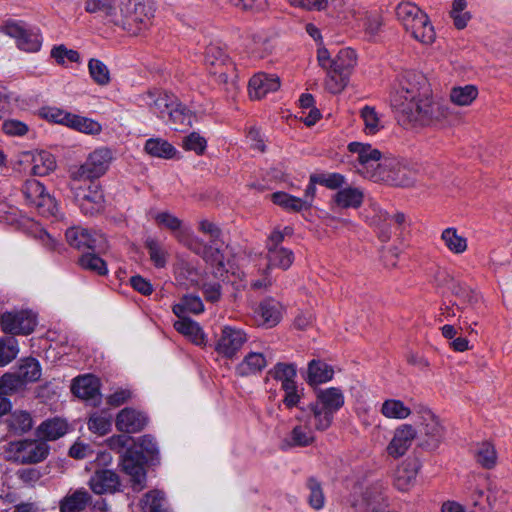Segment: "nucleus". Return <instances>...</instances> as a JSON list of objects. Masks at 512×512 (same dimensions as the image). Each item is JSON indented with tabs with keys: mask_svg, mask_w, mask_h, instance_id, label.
Listing matches in <instances>:
<instances>
[{
	"mask_svg": "<svg viewBox=\"0 0 512 512\" xmlns=\"http://www.w3.org/2000/svg\"><path fill=\"white\" fill-rule=\"evenodd\" d=\"M189 248L196 254L202 256L203 259H205L207 262L212 264L218 263L220 266H222V255L220 254L218 248L202 245L197 239L191 241Z\"/></svg>",
	"mask_w": 512,
	"mask_h": 512,
	"instance_id": "nucleus-55",
	"label": "nucleus"
},
{
	"mask_svg": "<svg viewBox=\"0 0 512 512\" xmlns=\"http://www.w3.org/2000/svg\"><path fill=\"white\" fill-rule=\"evenodd\" d=\"M307 488L309 490L308 502L315 510H320L325 505V496L319 481L311 477L307 480Z\"/></svg>",
	"mask_w": 512,
	"mask_h": 512,
	"instance_id": "nucleus-57",
	"label": "nucleus"
},
{
	"mask_svg": "<svg viewBox=\"0 0 512 512\" xmlns=\"http://www.w3.org/2000/svg\"><path fill=\"white\" fill-rule=\"evenodd\" d=\"M85 10L88 13H102L106 17L116 16V0H86Z\"/></svg>",
	"mask_w": 512,
	"mask_h": 512,
	"instance_id": "nucleus-53",
	"label": "nucleus"
},
{
	"mask_svg": "<svg viewBox=\"0 0 512 512\" xmlns=\"http://www.w3.org/2000/svg\"><path fill=\"white\" fill-rule=\"evenodd\" d=\"M441 240L453 254H463L468 248L467 239L460 235L454 227L444 229L441 233Z\"/></svg>",
	"mask_w": 512,
	"mask_h": 512,
	"instance_id": "nucleus-35",
	"label": "nucleus"
},
{
	"mask_svg": "<svg viewBox=\"0 0 512 512\" xmlns=\"http://www.w3.org/2000/svg\"><path fill=\"white\" fill-rule=\"evenodd\" d=\"M205 61L208 65L214 67V69H219L224 65L231 66V60L224 53V51L216 46H210L206 50Z\"/></svg>",
	"mask_w": 512,
	"mask_h": 512,
	"instance_id": "nucleus-62",
	"label": "nucleus"
},
{
	"mask_svg": "<svg viewBox=\"0 0 512 512\" xmlns=\"http://www.w3.org/2000/svg\"><path fill=\"white\" fill-rule=\"evenodd\" d=\"M141 99L150 111L161 119H166L169 110L177 105L176 96L165 91H148Z\"/></svg>",
	"mask_w": 512,
	"mask_h": 512,
	"instance_id": "nucleus-17",
	"label": "nucleus"
},
{
	"mask_svg": "<svg viewBox=\"0 0 512 512\" xmlns=\"http://www.w3.org/2000/svg\"><path fill=\"white\" fill-rule=\"evenodd\" d=\"M267 364L268 361L262 353L250 352L237 365L236 372L240 376L256 374L264 369Z\"/></svg>",
	"mask_w": 512,
	"mask_h": 512,
	"instance_id": "nucleus-30",
	"label": "nucleus"
},
{
	"mask_svg": "<svg viewBox=\"0 0 512 512\" xmlns=\"http://www.w3.org/2000/svg\"><path fill=\"white\" fill-rule=\"evenodd\" d=\"M268 269L269 268H280L287 270L294 261V253L292 250L283 247L272 249L267 252Z\"/></svg>",
	"mask_w": 512,
	"mask_h": 512,
	"instance_id": "nucleus-39",
	"label": "nucleus"
},
{
	"mask_svg": "<svg viewBox=\"0 0 512 512\" xmlns=\"http://www.w3.org/2000/svg\"><path fill=\"white\" fill-rule=\"evenodd\" d=\"M89 74L98 85H107L110 82L108 67L98 59H90L88 63Z\"/></svg>",
	"mask_w": 512,
	"mask_h": 512,
	"instance_id": "nucleus-58",
	"label": "nucleus"
},
{
	"mask_svg": "<svg viewBox=\"0 0 512 512\" xmlns=\"http://www.w3.org/2000/svg\"><path fill=\"white\" fill-rule=\"evenodd\" d=\"M0 324L5 333L28 335L36 326V315L28 310H13L2 314Z\"/></svg>",
	"mask_w": 512,
	"mask_h": 512,
	"instance_id": "nucleus-9",
	"label": "nucleus"
},
{
	"mask_svg": "<svg viewBox=\"0 0 512 512\" xmlns=\"http://www.w3.org/2000/svg\"><path fill=\"white\" fill-rule=\"evenodd\" d=\"M478 90L474 85H465L463 87H454L450 93L451 101L459 106L470 105L477 97Z\"/></svg>",
	"mask_w": 512,
	"mask_h": 512,
	"instance_id": "nucleus-47",
	"label": "nucleus"
},
{
	"mask_svg": "<svg viewBox=\"0 0 512 512\" xmlns=\"http://www.w3.org/2000/svg\"><path fill=\"white\" fill-rule=\"evenodd\" d=\"M386 490L381 481L366 486L362 493L361 500L353 503L358 512H386Z\"/></svg>",
	"mask_w": 512,
	"mask_h": 512,
	"instance_id": "nucleus-12",
	"label": "nucleus"
},
{
	"mask_svg": "<svg viewBox=\"0 0 512 512\" xmlns=\"http://www.w3.org/2000/svg\"><path fill=\"white\" fill-rule=\"evenodd\" d=\"M416 437V430L408 424L399 426L387 446V452L392 457H400L406 453Z\"/></svg>",
	"mask_w": 512,
	"mask_h": 512,
	"instance_id": "nucleus-21",
	"label": "nucleus"
},
{
	"mask_svg": "<svg viewBox=\"0 0 512 512\" xmlns=\"http://www.w3.org/2000/svg\"><path fill=\"white\" fill-rule=\"evenodd\" d=\"M180 319L174 323L175 329L190 338V340L196 345H202L205 342V335L201 327L195 321L179 317Z\"/></svg>",
	"mask_w": 512,
	"mask_h": 512,
	"instance_id": "nucleus-33",
	"label": "nucleus"
},
{
	"mask_svg": "<svg viewBox=\"0 0 512 512\" xmlns=\"http://www.w3.org/2000/svg\"><path fill=\"white\" fill-rule=\"evenodd\" d=\"M373 181H385L395 186H408L412 183L409 170L395 160H385L378 174L372 175Z\"/></svg>",
	"mask_w": 512,
	"mask_h": 512,
	"instance_id": "nucleus-15",
	"label": "nucleus"
},
{
	"mask_svg": "<svg viewBox=\"0 0 512 512\" xmlns=\"http://www.w3.org/2000/svg\"><path fill=\"white\" fill-rule=\"evenodd\" d=\"M18 377L25 386L28 383L35 382L41 377V366L34 358H26L21 361L16 370Z\"/></svg>",
	"mask_w": 512,
	"mask_h": 512,
	"instance_id": "nucleus-37",
	"label": "nucleus"
},
{
	"mask_svg": "<svg viewBox=\"0 0 512 512\" xmlns=\"http://www.w3.org/2000/svg\"><path fill=\"white\" fill-rule=\"evenodd\" d=\"M23 387L24 385L22 384L16 372L5 373L2 377H0V394L2 395L14 393Z\"/></svg>",
	"mask_w": 512,
	"mask_h": 512,
	"instance_id": "nucleus-64",
	"label": "nucleus"
},
{
	"mask_svg": "<svg viewBox=\"0 0 512 512\" xmlns=\"http://www.w3.org/2000/svg\"><path fill=\"white\" fill-rule=\"evenodd\" d=\"M129 5L133 6L125 15L128 24H143L146 25L153 17V9L145 2L130 0Z\"/></svg>",
	"mask_w": 512,
	"mask_h": 512,
	"instance_id": "nucleus-32",
	"label": "nucleus"
},
{
	"mask_svg": "<svg viewBox=\"0 0 512 512\" xmlns=\"http://www.w3.org/2000/svg\"><path fill=\"white\" fill-rule=\"evenodd\" d=\"M138 452L128 449L121 458L123 471L131 477L133 489L140 491L145 486L146 472Z\"/></svg>",
	"mask_w": 512,
	"mask_h": 512,
	"instance_id": "nucleus-16",
	"label": "nucleus"
},
{
	"mask_svg": "<svg viewBox=\"0 0 512 512\" xmlns=\"http://www.w3.org/2000/svg\"><path fill=\"white\" fill-rule=\"evenodd\" d=\"M32 164V173L37 176H45L56 168L54 156L43 150L33 154Z\"/></svg>",
	"mask_w": 512,
	"mask_h": 512,
	"instance_id": "nucleus-36",
	"label": "nucleus"
},
{
	"mask_svg": "<svg viewBox=\"0 0 512 512\" xmlns=\"http://www.w3.org/2000/svg\"><path fill=\"white\" fill-rule=\"evenodd\" d=\"M80 266L97 275L103 276L108 273L105 261L95 253H85L79 258Z\"/></svg>",
	"mask_w": 512,
	"mask_h": 512,
	"instance_id": "nucleus-49",
	"label": "nucleus"
},
{
	"mask_svg": "<svg viewBox=\"0 0 512 512\" xmlns=\"http://www.w3.org/2000/svg\"><path fill=\"white\" fill-rule=\"evenodd\" d=\"M68 244L78 250L101 251L104 248L105 240L101 234L91 233L89 230L72 227L66 231Z\"/></svg>",
	"mask_w": 512,
	"mask_h": 512,
	"instance_id": "nucleus-14",
	"label": "nucleus"
},
{
	"mask_svg": "<svg viewBox=\"0 0 512 512\" xmlns=\"http://www.w3.org/2000/svg\"><path fill=\"white\" fill-rule=\"evenodd\" d=\"M22 193L26 203L34 207L39 214L49 216L55 215L57 212L55 199L45 191L44 186L38 180H26L22 187Z\"/></svg>",
	"mask_w": 512,
	"mask_h": 512,
	"instance_id": "nucleus-7",
	"label": "nucleus"
},
{
	"mask_svg": "<svg viewBox=\"0 0 512 512\" xmlns=\"http://www.w3.org/2000/svg\"><path fill=\"white\" fill-rule=\"evenodd\" d=\"M148 423L146 415L133 408H124L116 416L115 426L125 433L140 432Z\"/></svg>",
	"mask_w": 512,
	"mask_h": 512,
	"instance_id": "nucleus-19",
	"label": "nucleus"
},
{
	"mask_svg": "<svg viewBox=\"0 0 512 512\" xmlns=\"http://www.w3.org/2000/svg\"><path fill=\"white\" fill-rule=\"evenodd\" d=\"M360 116L364 122V132L367 135H375L384 128L382 117L374 107L364 106L361 109Z\"/></svg>",
	"mask_w": 512,
	"mask_h": 512,
	"instance_id": "nucleus-41",
	"label": "nucleus"
},
{
	"mask_svg": "<svg viewBox=\"0 0 512 512\" xmlns=\"http://www.w3.org/2000/svg\"><path fill=\"white\" fill-rule=\"evenodd\" d=\"M18 341L12 337L0 338V367L6 366L12 362L18 355Z\"/></svg>",
	"mask_w": 512,
	"mask_h": 512,
	"instance_id": "nucleus-48",
	"label": "nucleus"
},
{
	"mask_svg": "<svg viewBox=\"0 0 512 512\" xmlns=\"http://www.w3.org/2000/svg\"><path fill=\"white\" fill-rule=\"evenodd\" d=\"M88 429L100 436L107 434L111 430L112 416L107 412H95L88 420Z\"/></svg>",
	"mask_w": 512,
	"mask_h": 512,
	"instance_id": "nucleus-46",
	"label": "nucleus"
},
{
	"mask_svg": "<svg viewBox=\"0 0 512 512\" xmlns=\"http://www.w3.org/2000/svg\"><path fill=\"white\" fill-rule=\"evenodd\" d=\"M400 121L410 127H438L448 118V108L432 95L427 78L416 72L405 73L391 96Z\"/></svg>",
	"mask_w": 512,
	"mask_h": 512,
	"instance_id": "nucleus-1",
	"label": "nucleus"
},
{
	"mask_svg": "<svg viewBox=\"0 0 512 512\" xmlns=\"http://www.w3.org/2000/svg\"><path fill=\"white\" fill-rule=\"evenodd\" d=\"M380 411L384 417L389 419H406L411 414L410 408L398 399L385 400Z\"/></svg>",
	"mask_w": 512,
	"mask_h": 512,
	"instance_id": "nucleus-43",
	"label": "nucleus"
},
{
	"mask_svg": "<svg viewBox=\"0 0 512 512\" xmlns=\"http://www.w3.org/2000/svg\"><path fill=\"white\" fill-rule=\"evenodd\" d=\"M166 119L174 125V130H182L191 125L192 116L190 113L177 102V105L169 110Z\"/></svg>",
	"mask_w": 512,
	"mask_h": 512,
	"instance_id": "nucleus-50",
	"label": "nucleus"
},
{
	"mask_svg": "<svg viewBox=\"0 0 512 512\" xmlns=\"http://www.w3.org/2000/svg\"><path fill=\"white\" fill-rule=\"evenodd\" d=\"M466 8V0H453L450 16L457 29H464L471 19V14Z\"/></svg>",
	"mask_w": 512,
	"mask_h": 512,
	"instance_id": "nucleus-51",
	"label": "nucleus"
},
{
	"mask_svg": "<svg viewBox=\"0 0 512 512\" xmlns=\"http://www.w3.org/2000/svg\"><path fill=\"white\" fill-rule=\"evenodd\" d=\"M411 25L413 27H407L406 31L409 32L415 40L426 45L434 42L436 34L425 12H421Z\"/></svg>",
	"mask_w": 512,
	"mask_h": 512,
	"instance_id": "nucleus-25",
	"label": "nucleus"
},
{
	"mask_svg": "<svg viewBox=\"0 0 512 512\" xmlns=\"http://www.w3.org/2000/svg\"><path fill=\"white\" fill-rule=\"evenodd\" d=\"M72 391L75 396L94 404L100 400L99 380L90 374L77 377L72 384Z\"/></svg>",
	"mask_w": 512,
	"mask_h": 512,
	"instance_id": "nucleus-23",
	"label": "nucleus"
},
{
	"mask_svg": "<svg viewBox=\"0 0 512 512\" xmlns=\"http://www.w3.org/2000/svg\"><path fill=\"white\" fill-rule=\"evenodd\" d=\"M334 371L328 364L312 360L308 365L307 381L310 385L325 383L332 379Z\"/></svg>",
	"mask_w": 512,
	"mask_h": 512,
	"instance_id": "nucleus-34",
	"label": "nucleus"
},
{
	"mask_svg": "<svg viewBox=\"0 0 512 512\" xmlns=\"http://www.w3.org/2000/svg\"><path fill=\"white\" fill-rule=\"evenodd\" d=\"M355 65V51L350 48L341 49L333 58L331 68L327 75V89L334 94L342 91Z\"/></svg>",
	"mask_w": 512,
	"mask_h": 512,
	"instance_id": "nucleus-4",
	"label": "nucleus"
},
{
	"mask_svg": "<svg viewBox=\"0 0 512 512\" xmlns=\"http://www.w3.org/2000/svg\"><path fill=\"white\" fill-rule=\"evenodd\" d=\"M89 486L95 494L114 493L120 487V480L112 470H98L90 478Z\"/></svg>",
	"mask_w": 512,
	"mask_h": 512,
	"instance_id": "nucleus-22",
	"label": "nucleus"
},
{
	"mask_svg": "<svg viewBox=\"0 0 512 512\" xmlns=\"http://www.w3.org/2000/svg\"><path fill=\"white\" fill-rule=\"evenodd\" d=\"M423 433L426 437L425 445L428 448H436L444 437V429L438 418L431 412L426 411L423 415Z\"/></svg>",
	"mask_w": 512,
	"mask_h": 512,
	"instance_id": "nucleus-26",
	"label": "nucleus"
},
{
	"mask_svg": "<svg viewBox=\"0 0 512 512\" xmlns=\"http://www.w3.org/2000/svg\"><path fill=\"white\" fill-rule=\"evenodd\" d=\"M112 161V152L107 148L94 150L86 161L71 170L70 179L89 180L99 178L106 173Z\"/></svg>",
	"mask_w": 512,
	"mask_h": 512,
	"instance_id": "nucleus-5",
	"label": "nucleus"
},
{
	"mask_svg": "<svg viewBox=\"0 0 512 512\" xmlns=\"http://www.w3.org/2000/svg\"><path fill=\"white\" fill-rule=\"evenodd\" d=\"M353 17L362 28L364 38L376 41L383 27V17L378 11L358 9L353 11Z\"/></svg>",
	"mask_w": 512,
	"mask_h": 512,
	"instance_id": "nucleus-18",
	"label": "nucleus"
},
{
	"mask_svg": "<svg viewBox=\"0 0 512 512\" xmlns=\"http://www.w3.org/2000/svg\"><path fill=\"white\" fill-rule=\"evenodd\" d=\"M144 150L152 157L164 159H170L176 153L175 148L162 138L148 139L145 143Z\"/></svg>",
	"mask_w": 512,
	"mask_h": 512,
	"instance_id": "nucleus-38",
	"label": "nucleus"
},
{
	"mask_svg": "<svg viewBox=\"0 0 512 512\" xmlns=\"http://www.w3.org/2000/svg\"><path fill=\"white\" fill-rule=\"evenodd\" d=\"M33 426L31 415L26 411H15L9 418V427L18 434L29 431Z\"/></svg>",
	"mask_w": 512,
	"mask_h": 512,
	"instance_id": "nucleus-54",
	"label": "nucleus"
},
{
	"mask_svg": "<svg viewBox=\"0 0 512 512\" xmlns=\"http://www.w3.org/2000/svg\"><path fill=\"white\" fill-rule=\"evenodd\" d=\"M423 12L416 4L412 2H401L396 7V16L398 21L406 29L413 27L412 22Z\"/></svg>",
	"mask_w": 512,
	"mask_h": 512,
	"instance_id": "nucleus-45",
	"label": "nucleus"
},
{
	"mask_svg": "<svg viewBox=\"0 0 512 512\" xmlns=\"http://www.w3.org/2000/svg\"><path fill=\"white\" fill-rule=\"evenodd\" d=\"M256 314L259 323L267 327L275 326L281 318V306L273 299H267L260 303Z\"/></svg>",
	"mask_w": 512,
	"mask_h": 512,
	"instance_id": "nucleus-29",
	"label": "nucleus"
},
{
	"mask_svg": "<svg viewBox=\"0 0 512 512\" xmlns=\"http://www.w3.org/2000/svg\"><path fill=\"white\" fill-rule=\"evenodd\" d=\"M0 454L6 461L12 463L35 464L47 458L49 446L43 440L22 439L2 445Z\"/></svg>",
	"mask_w": 512,
	"mask_h": 512,
	"instance_id": "nucleus-3",
	"label": "nucleus"
},
{
	"mask_svg": "<svg viewBox=\"0 0 512 512\" xmlns=\"http://www.w3.org/2000/svg\"><path fill=\"white\" fill-rule=\"evenodd\" d=\"M420 462L417 459H406L395 470L393 482L400 491H408L414 486Z\"/></svg>",
	"mask_w": 512,
	"mask_h": 512,
	"instance_id": "nucleus-20",
	"label": "nucleus"
},
{
	"mask_svg": "<svg viewBox=\"0 0 512 512\" xmlns=\"http://www.w3.org/2000/svg\"><path fill=\"white\" fill-rule=\"evenodd\" d=\"M3 31L15 38L18 48L25 52H37L41 47L42 39L38 30L26 29L21 23L7 22Z\"/></svg>",
	"mask_w": 512,
	"mask_h": 512,
	"instance_id": "nucleus-13",
	"label": "nucleus"
},
{
	"mask_svg": "<svg viewBox=\"0 0 512 512\" xmlns=\"http://www.w3.org/2000/svg\"><path fill=\"white\" fill-rule=\"evenodd\" d=\"M374 215L371 217V224L375 225L379 229V237L383 242H386L391 237V232L387 228L389 224L390 216L389 214L378 208H373Z\"/></svg>",
	"mask_w": 512,
	"mask_h": 512,
	"instance_id": "nucleus-59",
	"label": "nucleus"
},
{
	"mask_svg": "<svg viewBox=\"0 0 512 512\" xmlns=\"http://www.w3.org/2000/svg\"><path fill=\"white\" fill-rule=\"evenodd\" d=\"M83 180H70V190L74 194L75 200L84 214H94L103 207L104 197L99 186L95 183H88L82 186Z\"/></svg>",
	"mask_w": 512,
	"mask_h": 512,
	"instance_id": "nucleus-6",
	"label": "nucleus"
},
{
	"mask_svg": "<svg viewBox=\"0 0 512 512\" xmlns=\"http://www.w3.org/2000/svg\"><path fill=\"white\" fill-rule=\"evenodd\" d=\"M271 198L273 203L288 211L299 212L309 207V202L307 200L294 197L285 192H275L271 195Z\"/></svg>",
	"mask_w": 512,
	"mask_h": 512,
	"instance_id": "nucleus-42",
	"label": "nucleus"
},
{
	"mask_svg": "<svg viewBox=\"0 0 512 512\" xmlns=\"http://www.w3.org/2000/svg\"><path fill=\"white\" fill-rule=\"evenodd\" d=\"M68 431V424L61 418H52L44 421L38 428V436L45 441H54L64 436Z\"/></svg>",
	"mask_w": 512,
	"mask_h": 512,
	"instance_id": "nucleus-28",
	"label": "nucleus"
},
{
	"mask_svg": "<svg viewBox=\"0 0 512 512\" xmlns=\"http://www.w3.org/2000/svg\"><path fill=\"white\" fill-rule=\"evenodd\" d=\"M348 150L351 153L357 154L359 164L357 171L364 177L372 180V175L378 174L382 169L383 162H380L382 153L370 144L351 142L348 145Z\"/></svg>",
	"mask_w": 512,
	"mask_h": 512,
	"instance_id": "nucleus-8",
	"label": "nucleus"
},
{
	"mask_svg": "<svg viewBox=\"0 0 512 512\" xmlns=\"http://www.w3.org/2000/svg\"><path fill=\"white\" fill-rule=\"evenodd\" d=\"M143 512H169L165 495L160 490L146 493L141 500Z\"/></svg>",
	"mask_w": 512,
	"mask_h": 512,
	"instance_id": "nucleus-40",
	"label": "nucleus"
},
{
	"mask_svg": "<svg viewBox=\"0 0 512 512\" xmlns=\"http://www.w3.org/2000/svg\"><path fill=\"white\" fill-rule=\"evenodd\" d=\"M475 457L477 463L486 469L493 468L497 461L495 448L489 442H483L478 446Z\"/></svg>",
	"mask_w": 512,
	"mask_h": 512,
	"instance_id": "nucleus-52",
	"label": "nucleus"
},
{
	"mask_svg": "<svg viewBox=\"0 0 512 512\" xmlns=\"http://www.w3.org/2000/svg\"><path fill=\"white\" fill-rule=\"evenodd\" d=\"M204 311V305L201 298L197 295L189 294L182 297L180 303L174 305L173 312L181 317L184 312L199 314Z\"/></svg>",
	"mask_w": 512,
	"mask_h": 512,
	"instance_id": "nucleus-44",
	"label": "nucleus"
},
{
	"mask_svg": "<svg viewBox=\"0 0 512 512\" xmlns=\"http://www.w3.org/2000/svg\"><path fill=\"white\" fill-rule=\"evenodd\" d=\"M296 420L298 423L287 435L284 443L288 447H307L312 445L315 442L314 430L311 426L313 416L302 408L301 414L296 416Z\"/></svg>",
	"mask_w": 512,
	"mask_h": 512,
	"instance_id": "nucleus-11",
	"label": "nucleus"
},
{
	"mask_svg": "<svg viewBox=\"0 0 512 512\" xmlns=\"http://www.w3.org/2000/svg\"><path fill=\"white\" fill-rule=\"evenodd\" d=\"M148 249L150 260L157 268H163L166 265L167 252L162 246L153 238H148L145 242Z\"/></svg>",
	"mask_w": 512,
	"mask_h": 512,
	"instance_id": "nucleus-60",
	"label": "nucleus"
},
{
	"mask_svg": "<svg viewBox=\"0 0 512 512\" xmlns=\"http://www.w3.org/2000/svg\"><path fill=\"white\" fill-rule=\"evenodd\" d=\"M280 87V80L275 75L258 73L249 81V95L253 99H261L267 93L274 92Z\"/></svg>",
	"mask_w": 512,
	"mask_h": 512,
	"instance_id": "nucleus-24",
	"label": "nucleus"
},
{
	"mask_svg": "<svg viewBox=\"0 0 512 512\" xmlns=\"http://www.w3.org/2000/svg\"><path fill=\"white\" fill-rule=\"evenodd\" d=\"M344 405L342 391L335 387L321 389L317 392L316 401L309 404L307 412L313 416V427L317 431L327 430L334 419V414Z\"/></svg>",
	"mask_w": 512,
	"mask_h": 512,
	"instance_id": "nucleus-2",
	"label": "nucleus"
},
{
	"mask_svg": "<svg viewBox=\"0 0 512 512\" xmlns=\"http://www.w3.org/2000/svg\"><path fill=\"white\" fill-rule=\"evenodd\" d=\"M311 180L329 189H338L346 182L345 177L339 173L313 174Z\"/></svg>",
	"mask_w": 512,
	"mask_h": 512,
	"instance_id": "nucleus-61",
	"label": "nucleus"
},
{
	"mask_svg": "<svg viewBox=\"0 0 512 512\" xmlns=\"http://www.w3.org/2000/svg\"><path fill=\"white\" fill-rule=\"evenodd\" d=\"M90 501L91 496L86 489H76L68 492L60 501L59 509L60 512H79L84 510Z\"/></svg>",
	"mask_w": 512,
	"mask_h": 512,
	"instance_id": "nucleus-27",
	"label": "nucleus"
},
{
	"mask_svg": "<svg viewBox=\"0 0 512 512\" xmlns=\"http://www.w3.org/2000/svg\"><path fill=\"white\" fill-rule=\"evenodd\" d=\"M269 375L280 381L281 385L295 382L296 367L293 364L278 363L270 371Z\"/></svg>",
	"mask_w": 512,
	"mask_h": 512,
	"instance_id": "nucleus-56",
	"label": "nucleus"
},
{
	"mask_svg": "<svg viewBox=\"0 0 512 512\" xmlns=\"http://www.w3.org/2000/svg\"><path fill=\"white\" fill-rule=\"evenodd\" d=\"M156 223L160 226H163L173 233H175L176 237H179L181 233L182 221L177 218L175 215L169 212H160L154 216Z\"/></svg>",
	"mask_w": 512,
	"mask_h": 512,
	"instance_id": "nucleus-63",
	"label": "nucleus"
},
{
	"mask_svg": "<svg viewBox=\"0 0 512 512\" xmlns=\"http://www.w3.org/2000/svg\"><path fill=\"white\" fill-rule=\"evenodd\" d=\"M247 341L248 336L243 329L224 326L216 342L215 351L227 359H233Z\"/></svg>",
	"mask_w": 512,
	"mask_h": 512,
	"instance_id": "nucleus-10",
	"label": "nucleus"
},
{
	"mask_svg": "<svg viewBox=\"0 0 512 512\" xmlns=\"http://www.w3.org/2000/svg\"><path fill=\"white\" fill-rule=\"evenodd\" d=\"M334 202L340 208H359L364 199L362 190L355 187H346L334 195Z\"/></svg>",
	"mask_w": 512,
	"mask_h": 512,
	"instance_id": "nucleus-31",
	"label": "nucleus"
}]
</instances>
